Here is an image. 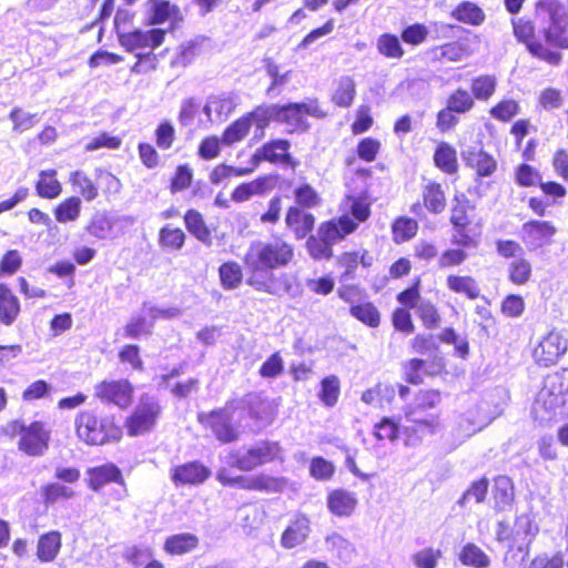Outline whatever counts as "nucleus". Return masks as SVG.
Masks as SVG:
<instances>
[{"mask_svg": "<svg viewBox=\"0 0 568 568\" xmlns=\"http://www.w3.org/2000/svg\"><path fill=\"white\" fill-rule=\"evenodd\" d=\"M293 256V246L280 237L252 242L243 258L246 283L256 291L275 294L273 270L286 266Z\"/></svg>", "mask_w": 568, "mask_h": 568, "instance_id": "obj_1", "label": "nucleus"}, {"mask_svg": "<svg viewBox=\"0 0 568 568\" xmlns=\"http://www.w3.org/2000/svg\"><path fill=\"white\" fill-rule=\"evenodd\" d=\"M77 437L87 445L100 446L118 442L122 437V428L111 415L94 409L80 412L74 419Z\"/></svg>", "mask_w": 568, "mask_h": 568, "instance_id": "obj_2", "label": "nucleus"}, {"mask_svg": "<svg viewBox=\"0 0 568 568\" xmlns=\"http://www.w3.org/2000/svg\"><path fill=\"white\" fill-rule=\"evenodd\" d=\"M535 419L550 422L557 416L568 415L565 392L558 375L548 376L532 406Z\"/></svg>", "mask_w": 568, "mask_h": 568, "instance_id": "obj_3", "label": "nucleus"}, {"mask_svg": "<svg viewBox=\"0 0 568 568\" xmlns=\"http://www.w3.org/2000/svg\"><path fill=\"white\" fill-rule=\"evenodd\" d=\"M475 205L463 193L456 194L453 199L450 210V223L454 226L452 242L456 245L470 247L476 246L480 236L479 227H473L470 214Z\"/></svg>", "mask_w": 568, "mask_h": 568, "instance_id": "obj_4", "label": "nucleus"}, {"mask_svg": "<svg viewBox=\"0 0 568 568\" xmlns=\"http://www.w3.org/2000/svg\"><path fill=\"white\" fill-rule=\"evenodd\" d=\"M536 18L544 26L547 43H561V33L568 24L566 7L559 0H539L536 4Z\"/></svg>", "mask_w": 568, "mask_h": 568, "instance_id": "obj_5", "label": "nucleus"}, {"mask_svg": "<svg viewBox=\"0 0 568 568\" xmlns=\"http://www.w3.org/2000/svg\"><path fill=\"white\" fill-rule=\"evenodd\" d=\"M237 410L234 400H229L223 408L212 410L210 413H200L199 422L211 429L214 436L222 443H231L239 437L237 429L232 425L231 420Z\"/></svg>", "mask_w": 568, "mask_h": 568, "instance_id": "obj_6", "label": "nucleus"}, {"mask_svg": "<svg viewBox=\"0 0 568 568\" xmlns=\"http://www.w3.org/2000/svg\"><path fill=\"white\" fill-rule=\"evenodd\" d=\"M162 413L159 399L152 395H143L133 413L126 420L129 435H143L154 428Z\"/></svg>", "mask_w": 568, "mask_h": 568, "instance_id": "obj_7", "label": "nucleus"}, {"mask_svg": "<svg viewBox=\"0 0 568 568\" xmlns=\"http://www.w3.org/2000/svg\"><path fill=\"white\" fill-rule=\"evenodd\" d=\"M405 424L402 426L404 445L417 447L426 436L435 435L440 428L438 415L418 416L414 410L405 413Z\"/></svg>", "mask_w": 568, "mask_h": 568, "instance_id": "obj_8", "label": "nucleus"}, {"mask_svg": "<svg viewBox=\"0 0 568 568\" xmlns=\"http://www.w3.org/2000/svg\"><path fill=\"white\" fill-rule=\"evenodd\" d=\"M13 432L19 435L18 447L29 456H42L50 440V430L42 422H32L30 425L16 422Z\"/></svg>", "mask_w": 568, "mask_h": 568, "instance_id": "obj_9", "label": "nucleus"}, {"mask_svg": "<svg viewBox=\"0 0 568 568\" xmlns=\"http://www.w3.org/2000/svg\"><path fill=\"white\" fill-rule=\"evenodd\" d=\"M305 115L323 119L327 113L322 110L317 100L308 99L302 103L277 105V122L285 123L293 130L306 131L308 123Z\"/></svg>", "mask_w": 568, "mask_h": 568, "instance_id": "obj_10", "label": "nucleus"}, {"mask_svg": "<svg viewBox=\"0 0 568 568\" xmlns=\"http://www.w3.org/2000/svg\"><path fill=\"white\" fill-rule=\"evenodd\" d=\"M568 349V337L565 333L552 329L548 332L535 346L534 359L541 366L556 364Z\"/></svg>", "mask_w": 568, "mask_h": 568, "instance_id": "obj_11", "label": "nucleus"}, {"mask_svg": "<svg viewBox=\"0 0 568 568\" xmlns=\"http://www.w3.org/2000/svg\"><path fill=\"white\" fill-rule=\"evenodd\" d=\"M418 284L419 282L400 292L397 295V301L406 307L415 308L426 327H436L440 320L437 308L430 301L420 297Z\"/></svg>", "mask_w": 568, "mask_h": 568, "instance_id": "obj_12", "label": "nucleus"}, {"mask_svg": "<svg viewBox=\"0 0 568 568\" xmlns=\"http://www.w3.org/2000/svg\"><path fill=\"white\" fill-rule=\"evenodd\" d=\"M237 410L246 412L255 422L256 427L263 428L270 425L274 418L271 403L258 393H250L242 398L233 399Z\"/></svg>", "mask_w": 568, "mask_h": 568, "instance_id": "obj_13", "label": "nucleus"}, {"mask_svg": "<svg viewBox=\"0 0 568 568\" xmlns=\"http://www.w3.org/2000/svg\"><path fill=\"white\" fill-rule=\"evenodd\" d=\"M164 40V31L160 29H152L149 31H140L135 30L132 32H121L119 31V41L122 47L126 49L129 52H152L156 47H159Z\"/></svg>", "mask_w": 568, "mask_h": 568, "instance_id": "obj_14", "label": "nucleus"}, {"mask_svg": "<svg viewBox=\"0 0 568 568\" xmlns=\"http://www.w3.org/2000/svg\"><path fill=\"white\" fill-rule=\"evenodd\" d=\"M94 392L102 402L124 408L132 402L133 387L126 379L103 381L95 386Z\"/></svg>", "mask_w": 568, "mask_h": 568, "instance_id": "obj_15", "label": "nucleus"}, {"mask_svg": "<svg viewBox=\"0 0 568 568\" xmlns=\"http://www.w3.org/2000/svg\"><path fill=\"white\" fill-rule=\"evenodd\" d=\"M556 232L551 222L531 220L523 224L520 239L529 250H537L550 243Z\"/></svg>", "mask_w": 568, "mask_h": 568, "instance_id": "obj_16", "label": "nucleus"}, {"mask_svg": "<svg viewBox=\"0 0 568 568\" xmlns=\"http://www.w3.org/2000/svg\"><path fill=\"white\" fill-rule=\"evenodd\" d=\"M488 424L489 420L480 414V409L477 406L459 415L453 428V435L456 438L455 445H460Z\"/></svg>", "mask_w": 568, "mask_h": 568, "instance_id": "obj_17", "label": "nucleus"}, {"mask_svg": "<svg viewBox=\"0 0 568 568\" xmlns=\"http://www.w3.org/2000/svg\"><path fill=\"white\" fill-rule=\"evenodd\" d=\"M135 217L132 215H122L116 220H113L108 215L106 212H95L88 225L85 226V231L89 235L98 239V240H108L112 237L113 227L115 222H121L125 226H131L135 223Z\"/></svg>", "mask_w": 568, "mask_h": 568, "instance_id": "obj_18", "label": "nucleus"}, {"mask_svg": "<svg viewBox=\"0 0 568 568\" xmlns=\"http://www.w3.org/2000/svg\"><path fill=\"white\" fill-rule=\"evenodd\" d=\"M466 166L475 170L478 178L491 176L497 170L496 159L483 149L468 146L462 152Z\"/></svg>", "mask_w": 568, "mask_h": 568, "instance_id": "obj_19", "label": "nucleus"}, {"mask_svg": "<svg viewBox=\"0 0 568 568\" xmlns=\"http://www.w3.org/2000/svg\"><path fill=\"white\" fill-rule=\"evenodd\" d=\"M290 142L286 140H274L260 148L252 156L251 162L257 166L262 161L276 164H290Z\"/></svg>", "mask_w": 568, "mask_h": 568, "instance_id": "obj_20", "label": "nucleus"}, {"mask_svg": "<svg viewBox=\"0 0 568 568\" xmlns=\"http://www.w3.org/2000/svg\"><path fill=\"white\" fill-rule=\"evenodd\" d=\"M274 187V179L265 175L260 176L251 182L242 183L232 192V200L237 203L248 201L255 195H263Z\"/></svg>", "mask_w": 568, "mask_h": 568, "instance_id": "obj_21", "label": "nucleus"}, {"mask_svg": "<svg viewBox=\"0 0 568 568\" xmlns=\"http://www.w3.org/2000/svg\"><path fill=\"white\" fill-rule=\"evenodd\" d=\"M357 227L348 215L341 216L337 221L323 223L318 230V235L328 241L332 245L343 240Z\"/></svg>", "mask_w": 568, "mask_h": 568, "instance_id": "obj_22", "label": "nucleus"}, {"mask_svg": "<svg viewBox=\"0 0 568 568\" xmlns=\"http://www.w3.org/2000/svg\"><path fill=\"white\" fill-rule=\"evenodd\" d=\"M211 475V470L197 462L186 463L178 466L173 473V480L181 485H199L204 483Z\"/></svg>", "mask_w": 568, "mask_h": 568, "instance_id": "obj_23", "label": "nucleus"}, {"mask_svg": "<svg viewBox=\"0 0 568 568\" xmlns=\"http://www.w3.org/2000/svg\"><path fill=\"white\" fill-rule=\"evenodd\" d=\"M311 531L310 520L304 515H298L283 531L281 545L292 549L303 544Z\"/></svg>", "mask_w": 568, "mask_h": 568, "instance_id": "obj_24", "label": "nucleus"}, {"mask_svg": "<svg viewBox=\"0 0 568 568\" xmlns=\"http://www.w3.org/2000/svg\"><path fill=\"white\" fill-rule=\"evenodd\" d=\"M357 506V497L353 491L335 489L327 497V507L338 517L349 516Z\"/></svg>", "mask_w": 568, "mask_h": 568, "instance_id": "obj_25", "label": "nucleus"}, {"mask_svg": "<svg viewBox=\"0 0 568 568\" xmlns=\"http://www.w3.org/2000/svg\"><path fill=\"white\" fill-rule=\"evenodd\" d=\"M89 486L93 490H99L109 483L123 485L121 470L114 464H105L88 470Z\"/></svg>", "mask_w": 568, "mask_h": 568, "instance_id": "obj_26", "label": "nucleus"}, {"mask_svg": "<svg viewBox=\"0 0 568 568\" xmlns=\"http://www.w3.org/2000/svg\"><path fill=\"white\" fill-rule=\"evenodd\" d=\"M285 222L297 239H304L314 227V216L296 206H291L286 213Z\"/></svg>", "mask_w": 568, "mask_h": 568, "instance_id": "obj_27", "label": "nucleus"}, {"mask_svg": "<svg viewBox=\"0 0 568 568\" xmlns=\"http://www.w3.org/2000/svg\"><path fill=\"white\" fill-rule=\"evenodd\" d=\"M20 313V302L8 285L0 283V322L11 325Z\"/></svg>", "mask_w": 568, "mask_h": 568, "instance_id": "obj_28", "label": "nucleus"}, {"mask_svg": "<svg viewBox=\"0 0 568 568\" xmlns=\"http://www.w3.org/2000/svg\"><path fill=\"white\" fill-rule=\"evenodd\" d=\"M235 105L233 97L223 93L209 97L203 111L210 120H213V115L215 120H221L229 116L235 109Z\"/></svg>", "mask_w": 568, "mask_h": 568, "instance_id": "obj_29", "label": "nucleus"}, {"mask_svg": "<svg viewBox=\"0 0 568 568\" xmlns=\"http://www.w3.org/2000/svg\"><path fill=\"white\" fill-rule=\"evenodd\" d=\"M61 534L49 531L40 536L37 545V557L41 562L53 561L61 549Z\"/></svg>", "mask_w": 568, "mask_h": 568, "instance_id": "obj_30", "label": "nucleus"}, {"mask_svg": "<svg viewBox=\"0 0 568 568\" xmlns=\"http://www.w3.org/2000/svg\"><path fill=\"white\" fill-rule=\"evenodd\" d=\"M199 537L191 532L175 534L166 538L164 550L170 555L181 556L197 548Z\"/></svg>", "mask_w": 568, "mask_h": 568, "instance_id": "obj_31", "label": "nucleus"}, {"mask_svg": "<svg viewBox=\"0 0 568 568\" xmlns=\"http://www.w3.org/2000/svg\"><path fill=\"white\" fill-rule=\"evenodd\" d=\"M493 498L495 508L498 510H506L514 501V486L513 481L507 476H499L494 481Z\"/></svg>", "mask_w": 568, "mask_h": 568, "instance_id": "obj_32", "label": "nucleus"}, {"mask_svg": "<svg viewBox=\"0 0 568 568\" xmlns=\"http://www.w3.org/2000/svg\"><path fill=\"white\" fill-rule=\"evenodd\" d=\"M439 402L440 394L438 392L422 390L415 396L413 403L405 407L404 414L414 410L418 416L434 415L433 413H428V410L435 408Z\"/></svg>", "mask_w": 568, "mask_h": 568, "instance_id": "obj_33", "label": "nucleus"}, {"mask_svg": "<svg viewBox=\"0 0 568 568\" xmlns=\"http://www.w3.org/2000/svg\"><path fill=\"white\" fill-rule=\"evenodd\" d=\"M227 464L240 470L248 471L262 465L254 446L233 450L229 454Z\"/></svg>", "mask_w": 568, "mask_h": 568, "instance_id": "obj_34", "label": "nucleus"}, {"mask_svg": "<svg viewBox=\"0 0 568 568\" xmlns=\"http://www.w3.org/2000/svg\"><path fill=\"white\" fill-rule=\"evenodd\" d=\"M57 172L54 170L41 171L39 180L36 184V190L39 196L44 199H55L60 195L62 187L60 182L55 179Z\"/></svg>", "mask_w": 568, "mask_h": 568, "instance_id": "obj_35", "label": "nucleus"}, {"mask_svg": "<svg viewBox=\"0 0 568 568\" xmlns=\"http://www.w3.org/2000/svg\"><path fill=\"white\" fill-rule=\"evenodd\" d=\"M356 95L355 81L351 77H342L332 94V101L342 108L352 105Z\"/></svg>", "mask_w": 568, "mask_h": 568, "instance_id": "obj_36", "label": "nucleus"}, {"mask_svg": "<svg viewBox=\"0 0 568 568\" xmlns=\"http://www.w3.org/2000/svg\"><path fill=\"white\" fill-rule=\"evenodd\" d=\"M452 16L459 22L479 26L485 20V13L477 4L465 1L456 7Z\"/></svg>", "mask_w": 568, "mask_h": 568, "instance_id": "obj_37", "label": "nucleus"}, {"mask_svg": "<svg viewBox=\"0 0 568 568\" xmlns=\"http://www.w3.org/2000/svg\"><path fill=\"white\" fill-rule=\"evenodd\" d=\"M184 222L187 231L199 241L205 244L211 243V232L209 231L200 212L195 210H189L184 215Z\"/></svg>", "mask_w": 568, "mask_h": 568, "instance_id": "obj_38", "label": "nucleus"}, {"mask_svg": "<svg viewBox=\"0 0 568 568\" xmlns=\"http://www.w3.org/2000/svg\"><path fill=\"white\" fill-rule=\"evenodd\" d=\"M69 180L74 192L80 194L85 201L91 202L98 196V186L83 171L72 172Z\"/></svg>", "mask_w": 568, "mask_h": 568, "instance_id": "obj_39", "label": "nucleus"}, {"mask_svg": "<svg viewBox=\"0 0 568 568\" xmlns=\"http://www.w3.org/2000/svg\"><path fill=\"white\" fill-rule=\"evenodd\" d=\"M325 545L327 550L334 552L343 561H351L355 555L353 544L337 532L328 535Z\"/></svg>", "mask_w": 568, "mask_h": 568, "instance_id": "obj_40", "label": "nucleus"}, {"mask_svg": "<svg viewBox=\"0 0 568 568\" xmlns=\"http://www.w3.org/2000/svg\"><path fill=\"white\" fill-rule=\"evenodd\" d=\"M286 485L287 481L283 477H272L261 474L250 477L248 490L278 493L282 491Z\"/></svg>", "mask_w": 568, "mask_h": 568, "instance_id": "obj_41", "label": "nucleus"}, {"mask_svg": "<svg viewBox=\"0 0 568 568\" xmlns=\"http://www.w3.org/2000/svg\"><path fill=\"white\" fill-rule=\"evenodd\" d=\"M424 204L432 213H440L446 206L445 193L438 183H428L423 192Z\"/></svg>", "mask_w": 568, "mask_h": 568, "instance_id": "obj_42", "label": "nucleus"}, {"mask_svg": "<svg viewBox=\"0 0 568 568\" xmlns=\"http://www.w3.org/2000/svg\"><path fill=\"white\" fill-rule=\"evenodd\" d=\"M459 560L465 566L487 568L490 565L489 557L475 544H466L459 554Z\"/></svg>", "mask_w": 568, "mask_h": 568, "instance_id": "obj_43", "label": "nucleus"}, {"mask_svg": "<svg viewBox=\"0 0 568 568\" xmlns=\"http://www.w3.org/2000/svg\"><path fill=\"white\" fill-rule=\"evenodd\" d=\"M434 161L436 166L445 173L452 174L457 170L456 151L445 142L437 146L434 154Z\"/></svg>", "mask_w": 568, "mask_h": 568, "instance_id": "obj_44", "label": "nucleus"}, {"mask_svg": "<svg viewBox=\"0 0 568 568\" xmlns=\"http://www.w3.org/2000/svg\"><path fill=\"white\" fill-rule=\"evenodd\" d=\"M447 286L456 293L465 294L470 300L477 298L480 293L477 283L470 276L449 275Z\"/></svg>", "mask_w": 568, "mask_h": 568, "instance_id": "obj_45", "label": "nucleus"}, {"mask_svg": "<svg viewBox=\"0 0 568 568\" xmlns=\"http://www.w3.org/2000/svg\"><path fill=\"white\" fill-rule=\"evenodd\" d=\"M81 213V199L71 196L61 202L54 210L55 220L60 223L74 222Z\"/></svg>", "mask_w": 568, "mask_h": 568, "instance_id": "obj_46", "label": "nucleus"}, {"mask_svg": "<svg viewBox=\"0 0 568 568\" xmlns=\"http://www.w3.org/2000/svg\"><path fill=\"white\" fill-rule=\"evenodd\" d=\"M219 274L221 284L225 290H234L242 283L243 272L236 262L222 264L219 268Z\"/></svg>", "mask_w": 568, "mask_h": 568, "instance_id": "obj_47", "label": "nucleus"}, {"mask_svg": "<svg viewBox=\"0 0 568 568\" xmlns=\"http://www.w3.org/2000/svg\"><path fill=\"white\" fill-rule=\"evenodd\" d=\"M377 50L388 59H400L404 55V49L399 39L389 33H384L377 39Z\"/></svg>", "mask_w": 568, "mask_h": 568, "instance_id": "obj_48", "label": "nucleus"}, {"mask_svg": "<svg viewBox=\"0 0 568 568\" xmlns=\"http://www.w3.org/2000/svg\"><path fill=\"white\" fill-rule=\"evenodd\" d=\"M185 234L179 227L163 226L159 232V243L162 247L179 251L183 247Z\"/></svg>", "mask_w": 568, "mask_h": 568, "instance_id": "obj_49", "label": "nucleus"}, {"mask_svg": "<svg viewBox=\"0 0 568 568\" xmlns=\"http://www.w3.org/2000/svg\"><path fill=\"white\" fill-rule=\"evenodd\" d=\"M399 432L402 433V427L393 418L384 417L374 425L373 435L379 442H394L398 438Z\"/></svg>", "mask_w": 568, "mask_h": 568, "instance_id": "obj_50", "label": "nucleus"}, {"mask_svg": "<svg viewBox=\"0 0 568 568\" xmlns=\"http://www.w3.org/2000/svg\"><path fill=\"white\" fill-rule=\"evenodd\" d=\"M345 207L352 213L357 222L366 221L371 215V202L367 196H347Z\"/></svg>", "mask_w": 568, "mask_h": 568, "instance_id": "obj_51", "label": "nucleus"}, {"mask_svg": "<svg viewBox=\"0 0 568 568\" xmlns=\"http://www.w3.org/2000/svg\"><path fill=\"white\" fill-rule=\"evenodd\" d=\"M251 128V119L243 116L233 122L223 133L222 142L231 145L244 139Z\"/></svg>", "mask_w": 568, "mask_h": 568, "instance_id": "obj_52", "label": "nucleus"}, {"mask_svg": "<svg viewBox=\"0 0 568 568\" xmlns=\"http://www.w3.org/2000/svg\"><path fill=\"white\" fill-rule=\"evenodd\" d=\"M351 314L371 327H376L379 324V312L369 302L351 306Z\"/></svg>", "mask_w": 568, "mask_h": 568, "instance_id": "obj_53", "label": "nucleus"}, {"mask_svg": "<svg viewBox=\"0 0 568 568\" xmlns=\"http://www.w3.org/2000/svg\"><path fill=\"white\" fill-rule=\"evenodd\" d=\"M418 224L409 217H399L393 224V236L396 243L410 240L417 233Z\"/></svg>", "mask_w": 568, "mask_h": 568, "instance_id": "obj_54", "label": "nucleus"}, {"mask_svg": "<svg viewBox=\"0 0 568 568\" xmlns=\"http://www.w3.org/2000/svg\"><path fill=\"white\" fill-rule=\"evenodd\" d=\"M497 81L493 75H480L473 80L471 92L477 100H488L496 91Z\"/></svg>", "mask_w": 568, "mask_h": 568, "instance_id": "obj_55", "label": "nucleus"}, {"mask_svg": "<svg viewBox=\"0 0 568 568\" xmlns=\"http://www.w3.org/2000/svg\"><path fill=\"white\" fill-rule=\"evenodd\" d=\"M9 119L13 123V131L19 133L32 129L39 122L37 113H29L20 108H14L10 112Z\"/></svg>", "mask_w": 568, "mask_h": 568, "instance_id": "obj_56", "label": "nucleus"}, {"mask_svg": "<svg viewBox=\"0 0 568 568\" xmlns=\"http://www.w3.org/2000/svg\"><path fill=\"white\" fill-rule=\"evenodd\" d=\"M339 396V379L334 376L325 377L321 383L320 398L328 407L337 403Z\"/></svg>", "mask_w": 568, "mask_h": 568, "instance_id": "obj_57", "label": "nucleus"}, {"mask_svg": "<svg viewBox=\"0 0 568 568\" xmlns=\"http://www.w3.org/2000/svg\"><path fill=\"white\" fill-rule=\"evenodd\" d=\"M440 57L447 61L458 62L470 55L471 51L467 42H449L439 48Z\"/></svg>", "mask_w": 568, "mask_h": 568, "instance_id": "obj_58", "label": "nucleus"}, {"mask_svg": "<svg viewBox=\"0 0 568 568\" xmlns=\"http://www.w3.org/2000/svg\"><path fill=\"white\" fill-rule=\"evenodd\" d=\"M254 448L262 465L277 459L283 460V449L277 442H260Z\"/></svg>", "mask_w": 568, "mask_h": 568, "instance_id": "obj_59", "label": "nucleus"}, {"mask_svg": "<svg viewBox=\"0 0 568 568\" xmlns=\"http://www.w3.org/2000/svg\"><path fill=\"white\" fill-rule=\"evenodd\" d=\"M508 271L509 280L515 284L521 285L528 282L531 274V265L521 256L509 264Z\"/></svg>", "mask_w": 568, "mask_h": 568, "instance_id": "obj_60", "label": "nucleus"}, {"mask_svg": "<svg viewBox=\"0 0 568 568\" xmlns=\"http://www.w3.org/2000/svg\"><path fill=\"white\" fill-rule=\"evenodd\" d=\"M144 313L143 315L133 316L124 327L125 336L130 338H138L142 334H150L153 327L152 321H148Z\"/></svg>", "mask_w": 568, "mask_h": 568, "instance_id": "obj_61", "label": "nucleus"}, {"mask_svg": "<svg viewBox=\"0 0 568 568\" xmlns=\"http://www.w3.org/2000/svg\"><path fill=\"white\" fill-rule=\"evenodd\" d=\"M246 118L251 119V124L254 122L258 129L263 130L268 125L270 121L277 122V104L258 106Z\"/></svg>", "mask_w": 568, "mask_h": 568, "instance_id": "obj_62", "label": "nucleus"}, {"mask_svg": "<svg viewBox=\"0 0 568 568\" xmlns=\"http://www.w3.org/2000/svg\"><path fill=\"white\" fill-rule=\"evenodd\" d=\"M440 557L442 551L439 549L427 547L415 552L412 556V561L416 568H436Z\"/></svg>", "mask_w": 568, "mask_h": 568, "instance_id": "obj_63", "label": "nucleus"}, {"mask_svg": "<svg viewBox=\"0 0 568 568\" xmlns=\"http://www.w3.org/2000/svg\"><path fill=\"white\" fill-rule=\"evenodd\" d=\"M474 105L471 95L466 91L458 89L455 91L447 101V106L457 113H465Z\"/></svg>", "mask_w": 568, "mask_h": 568, "instance_id": "obj_64", "label": "nucleus"}]
</instances>
